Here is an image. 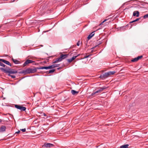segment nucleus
Here are the masks:
<instances>
[{
	"mask_svg": "<svg viewBox=\"0 0 148 148\" xmlns=\"http://www.w3.org/2000/svg\"><path fill=\"white\" fill-rule=\"evenodd\" d=\"M37 69H38L37 68L34 69L28 68L25 70L23 71L22 73L25 74L34 73L36 71Z\"/></svg>",
	"mask_w": 148,
	"mask_h": 148,
	"instance_id": "2",
	"label": "nucleus"
},
{
	"mask_svg": "<svg viewBox=\"0 0 148 148\" xmlns=\"http://www.w3.org/2000/svg\"><path fill=\"white\" fill-rule=\"evenodd\" d=\"M77 46H79V43L78 42L77 43Z\"/></svg>",
	"mask_w": 148,
	"mask_h": 148,
	"instance_id": "38",
	"label": "nucleus"
},
{
	"mask_svg": "<svg viewBox=\"0 0 148 148\" xmlns=\"http://www.w3.org/2000/svg\"><path fill=\"white\" fill-rule=\"evenodd\" d=\"M37 69H50L49 66H41L40 67H37Z\"/></svg>",
	"mask_w": 148,
	"mask_h": 148,
	"instance_id": "9",
	"label": "nucleus"
},
{
	"mask_svg": "<svg viewBox=\"0 0 148 148\" xmlns=\"http://www.w3.org/2000/svg\"><path fill=\"white\" fill-rule=\"evenodd\" d=\"M56 59L58 62H61L62 60L60 57L58 58H57Z\"/></svg>",
	"mask_w": 148,
	"mask_h": 148,
	"instance_id": "23",
	"label": "nucleus"
},
{
	"mask_svg": "<svg viewBox=\"0 0 148 148\" xmlns=\"http://www.w3.org/2000/svg\"><path fill=\"white\" fill-rule=\"evenodd\" d=\"M73 56L71 58L73 60H74L79 55V54L76 55L75 54L73 55Z\"/></svg>",
	"mask_w": 148,
	"mask_h": 148,
	"instance_id": "20",
	"label": "nucleus"
},
{
	"mask_svg": "<svg viewBox=\"0 0 148 148\" xmlns=\"http://www.w3.org/2000/svg\"><path fill=\"white\" fill-rule=\"evenodd\" d=\"M78 92H79L78 91H76L73 90H71V92L73 95L77 94L78 93Z\"/></svg>",
	"mask_w": 148,
	"mask_h": 148,
	"instance_id": "16",
	"label": "nucleus"
},
{
	"mask_svg": "<svg viewBox=\"0 0 148 148\" xmlns=\"http://www.w3.org/2000/svg\"><path fill=\"white\" fill-rule=\"evenodd\" d=\"M68 56V54L63 55L62 54L61 55L60 57L62 60L65 59V58L67 57Z\"/></svg>",
	"mask_w": 148,
	"mask_h": 148,
	"instance_id": "15",
	"label": "nucleus"
},
{
	"mask_svg": "<svg viewBox=\"0 0 148 148\" xmlns=\"http://www.w3.org/2000/svg\"><path fill=\"white\" fill-rule=\"evenodd\" d=\"M1 121H2L1 120V119H0V122H1Z\"/></svg>",
	"mask_w": 148,
	"mask_h": 148,
	"instance_id": "40",
	"label": "nucleus"
},
{
	"mask_svg": "<svg viewBox=\"0 0 148 148\" xmlns=\"http://www.w3.org/2000/svg\"><path fill=\"white\" fill-rule=\"evenodd\" d=\"M55 69H52L49 70V71H48V73H53L55 71Z\"/></svg>",
	"mask_w": 148,
	"mask_h": 148,
	"instance_id": "24",
	"label": "nucleus"
},
{
	"mask_svg": "<svg viewBox=\"0 0 148 148\" xmlns=\"http://www.w3.org/2000/svg\"><path fill=\"white\" fill-rule=\"evenodd\" d=\"M139 12L138 11H135L133 12V16H136L138 17L139 16Z\"/></svg>",
	"mask_w": 148,
	"mask_h": 148,
	"instance_id": "10",
	"label": "nucleus"
},
{
	"mask_svg": "<svg viewBox=\"0 0 148 148\" xmlns=\"http://www.w3.org/2000/svg\"><path fill=\"white\" fill-rule=\"evenodd\" d=\"M67 60L70 63L73 60L72 59V58H71L67 59Z\"/></svg>",
	"mask_w": 148,
	"mask_h": 148,
	"instance_id": "27",
	"label": "nucleus"
},
{
	"mask_svg": "<svg viewBox=\"0 0 148 148\" xmlns=\"http://www.w3.org/2000/svg\"><path fill=\"white\" fill-rule=\"evenodd\" d=\"M6 127L5 126H2L1 127L0 129V132H3L5 131Z\"/></svg>",
	"mask_w": 148,
	"mask_h": 148,
	"instance_id": "11",
	"label": "nucleus"
},
{
	"mask_svg": "<svg viewBox=\"0 0 148 148\" xmlns=\"http://www.w3.org/2000/svg\"><path fill=\"white\" fill-rule=\"evenodd\" d=\"M129 146V145L127 144L123 145L120 147V148H128Z\"/></svg>",
	"mask_w": 148,
	"mask_h": 148,
	"instance_id": "17",
	"label": "nucleus"
},
{
	"mask_svg": "<svg viewBox=\"0 0 148 148\" xmlns=\"http://www.w3.org/2000/svg\"><path fill=\"white\" fill-rule=\"evenodd\" d=\"M144 18H148V14L145 15L143 16Z\"/></svg>",
	"mask_w": 148,
	"mask_h": 148,
	"instance_id": "28",
	"label": "nucleus"
},
{
	"mask_svg": "<svg viewBox=\"0 0 148 148\" xmlns=\"http://www.w3.org/2000/svg\"><path fill=\"white\" fill-rule=\"evenodd\" d=\"M109 76L108 73V72H107L104 74H101L99 77L102 79H104L107 78Z\"/></svg>",
	"mask_w": 148,
	"mask_h": 148,
	"instance_id": "5",
	"label": "nucleus"
},
{
	"mask_svg": "<svg viewBox=\"0 0 148 148\" xmlns=\"http://www.w3.org/2000/svg\"><path fill=\"white\" fill-rule=\"evenodd\" d=\"M115 72H116L114 71H109V72H108V73L109 76L110 75H113L115 73Z\"/></svg>",
	"mask_w": 148,
	"mask_h": 148,
	"instance_id": "18",
	"label": "nucleus"
},
{
	"mask_svg": "<svg viewBox=\"0 0 148 148\" xmlns=\"http://www.w3.org/2000/svg\"><path fill=\"white\" fill-rule=\"evenodd\" d=\"M15 107L17 109L20 110L21 111H25L26 109L25 107L18 105H15Z\"/></svg>",
	"mask_w": 148,
	"mask_h": 148,
	"instance_id": "3",
	"label": "nucleus"
},
{
	"mask_svg": "<svg viewBox=\"0 0 148 148\" xmlns=\"http://www.w3.org/2000/svg\"><path fill=\"white\" fill-rule=\"evenodd\" d=\"M107 87L105 86H104L102 87L99 88V89L97 90L96 92L97 93H100L101 92H102L103 90L106 88Z\"/></svg>",
	"mask_w": 148,
	"mask_h": 148,
	"instance_id": "6",
	"label": "nucleus"
},
{
	"mask_svg": "<svg viewBox=\"0 0 148 148\" xmlns=\"http://www.w3.org/2000/svg\"><path fill=\"white\" fill-rule=\"evenodd\" d=\"M20 132V131H18L17 132H15V133L16 134H19V133Z\"/></svg>",
	"mask_w": 148,
	"mask_h": 148,
	"instance_id": "37",
	"label": "nucleus"
},
{
	"mask_svg": "<svg viewBox=\"0 0 148 148\" xmlns=\"http://www.w3.org/2000/svg\"><path fill=\"white\" fill-rule=\"evenodd\" d=\"M59 66V64H53L49 66L50 69L52 68H54Z\"/></svg>",
	"mask_w": 148,
	"mask_h": 148,
	"instance_id": "13",
	"label": "nucleus"
},
{
	"mask_svg": "<svg viewBox=\"0 0 148 148\" xmlns=\"http://www.w3.org/2000/svg\"><path fill=\"white\" fill-rule=\"evenodd\" d=\"M0 61H1L3 62L4 63H5V64L8 65L10 66H11V64L9 61H6L3 59H0Z\"/></svg>",
	"mask_w": 148,
	"mask_h": 148,
	"instance_id": "8",
	"label": "nucleus"
},
{
	"mask_svg": "<svg viewBox=\"0 0 148 148\" xmlns=\"http://www.w3.org/2000/svg\"><path fill=\"white\" fill-rule=\"evenodd\" d=\"M2 70L4 71V72L6 73H9L10 74H15L17 73V71L14 69H11L9 67L6 66L5 69H2Z\"/></svg>",
	"mask_w": 148,
	"mask_h": 148,
	"instance_id": "1",
	"label": "nucleus"
},
{
	"mask_svg": "<svg viewBox=\"0 0 148 148\" xmlns=\"http://www.w3.org/2000/svg\"><path fill=\"white\" fill-rule=\"evenodd\" d=\"M54 146V145L53 144L45 143L42 145V147H43L48 148L53 147Z\"/></svg>",
	"mask_w": 148,
	"mask_h": 148,
	"instance_id": "4",
	"label": "nucleus"
},
{
	"mask_svg": "<svg viewBox=\"0 0 148 148\" xmlns=\"http://www.w3.org/2000/svg\"><path fill=\"white\" fill-rule=\"evenodd\" d=\"M34 62L32 60H26L23 64V66H25L27 64L29 63H31Z\"/></svg>",
	"mask_w": 148,
	"mask_h": 148,
	"instance_id": "7",
	"label": "nucleus"
},
{
	"mask_svg": "<svg viewBox=\"0 0 148 148\" xmlns=\"http://www.w3.org/2000/svg\"><path fill=\"white\" fill-rule=\"evenodd\" d=\"M21 130L23 132H25L26 129L25 128L21 129Z\"/></svg>",
	"mask_w": 148,
	"mask_h": 148,
	"instance_id": "33",
	"label": "nucleus"
},
{
	"mask_svg": "<svg viewBox=\"0 0 148 148\" xmlns=\"http://www.w3.org/2000/svg\"><path fill=\"white\" fill-rule=\"evenodd\" d=\"M97 46H95V47H92L91 49V52L92 53L93 52V49H94L95 47H97Z\"/></svg>",
	"mask_w": 148,
	"mask_h": 148,
	"instance_id": "30",
	"label": "nucleus"
},
{
	"mask_svg": "<svg viewBox=\"0 0 148 148\" xmlns=\"http://www.w3.org/2000/svg\"><path fill=\"white\" fill-rule=\"evenodd\" d=\"M2 69H5V68H4L3 67L0 68V70H1L2 71L4 72V71L2 70Z\"/></svg>",
	"mask_w": 148,
	"mask_h": 148,
	"instance_id": "34",
	"label": "nucleus"
},
{
	"mask_svg": "<svg viewBox=\"0 0 148 148\" xmlns=\"http://www.w3.org/2000/svg\"><path fill=\"white\" fill-rule=\"evenodd\" d=\"M12 61L15 64H18L19 63V61L12 59Z\"/></svg>",
	"mask_w": 148,
	"mask_h": 148,
	"instance_id": "19",
	"label": "nucleus"
},
{
	"mask_svg": "<svg viewBox=\"0 0 148 148\" xmlns=\"http://www.w3.org/2000/svg\"><path fill=\"white\" fill-rule=\"evenodd\" d=\"M107 20V19H105L100 24L101 25V24L103 23H104Z\"/></svg>",
	"mask_w": 148,
	"mask_h": 148,
	"instance_id": "36",
	"label": "nucleus"
},
{
	"mask_svg": "<svg viewBox=\"0 0 148 148\" xmlns=\"http://www.w3.org/2000/svg\"><path fill=\"white\" fill-rule=\"evenodd\" d=\"M127 25L125 26H123L121 27H119L117 28L118 30H125L126 27H127Z\"/></svg>",
	"mask_w": 148,
	"mask_h": 148,
	"instance_id": "12",
	"label": "nucleus"
},
{
	"mask_svg": "<svg viewBox=\"0 0 148 148\" xmlns=\"http://www.w3.org/2000/svg\"><path fill=\"white\" fill-rule=\"evenodd\" d=\"M58 62V61H57V59H56V60L54 61L53 62V63H57Z\"/></svg>",
	"mask_w": 148,
	"mask_h": 148,
	"instance_id": "35",
	"label": "nucleus"
},
{
	"mask_svg": "<svg viewBox=\"0 0 148 148\" xmlns=\"http://www.w3.org/2000/svg\"><path fill=\"white\" fill-rule=\"evenodd\" d=\"M97 94V93L96 92V91H95V92H93L92 93V94H91V96H93L95 94Z\"/></svg>",
	"mask_w": 148,
	"mask_h": 148,
	"instance_id": "31",
	"label": "nucleus"
},
{
	"mask_svg": "<svg viewBox=\"0 0 148 148\" xmlns=\"http://www.w3.org/2000/svg\"><path fill=\"white\" fill-rule=\"evenodd\" d=\"M140 19V18H137L136 19L134 20V21H133L131 22H130V23H133L134 22H135L138 21V20H139Z\"/></svg>",
	"mask_w": 148,
	"mask_h": 148,
	"instance_id": "21",
	"label": "nucleus"
},
{
	"mask_svg": "<svg viewBox=\"0 0 148 148\" xmlns=\"http://www.w3.org/2000/svg\"><path fill=\"white\" fill-rule=\"evenodd\" d=\"M44 114V115L45 116H46V115L45 114V113H43Z\"/></svg>",
	"mask_w": 148,
	"mask_h": 148,
	"instance_id": "39",
	"label": "nucleus"
},
{
	"mask_svg": "<svg viewBox=\"0 0 148 148\" xmlns=\"http://www.w3.org/2000/svg\"><path fill=\"white\" fill-rule=\"evenodd\" d=\"M0 66L3 67H4V68H5L6 67V66L3 63H2V62H0Z\"/></svg>",
	"mask_w": 148,
	"mask_h": 148,
	"instance_id": "22",
	"label": "nucleus"
},
{
	"mask_svg": "<svg viewBox=\"0 0 148 148\" xmlns=\"http://www.w3.org/2000/svg\"><path fill=\"white\" fill-rule=\"evenodd\" d=\"M138 60H137V58H134V59L132 60H131V61L132 62H135L137 61Z\"/></svg>",
	"mask_w": 148,
	"mask_h": 148,
	"instance_id": "25",
	"label": "nucleus"
},
{
	"mask_svg": "<svg viewBox=\"0 0 148 148\" xmlns=\"http://www.w3.org/2000/svg\"><path fill=\"white\" fill-rule=\"evenodd\" d=\"M91 55H89L88 56H85L84 58H88V57H89V56H91Z\"/></svg>",
	"mask_w": 148,
	"mask_h": 148,
	"instance_id": "32",
	"label": "nucleus"
},
{
	"mask_svg": "<svg viewBox=\"0 0 148 148\" xmlns=\"http://www.w3.org/2000/svg\"><path fill=\"white\" fill-rule=\"evenodd\" d=\"M11 74H9L8 75L9 76H10L12 78H15L16 76L14 75H11Z\"/></svg>",
	"mask_w": 148,
	"mask_h": 148,
	"instance_id": "26",
	"label": "nucleus"
},
{
	"mask_svg": "<svg viewBox=\"0 0 148 148\" xmlns=\"http://www.w3.org/2000/svg\"><path fill=\"white\" fill-rule=\"evenodd\" d=\"M143 57L142 56H138L137 57H136L137 60H138L140 58H142Z\"/></svg>",
	"mask_w": 148,
	"mask_h": 148,
	"instance_id": "29",
	"label": "nucleus"
},
{
	"mask_svg": "<svg viewBox=\"0 0 148 148\" xmlns=\"http://www.w3.org/2000/svg\"><path fill=\"white\" fill-rule=\"evenodd\" d=\"M94 32H92L88 36L87 38L88 39H90L94 35Z\"/></svg>",
	"mask_w": 148,
	"mask_h": 148,
	"instance_id": "14",
	"label": "nucleus"
}]
</instances>
